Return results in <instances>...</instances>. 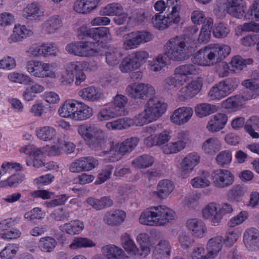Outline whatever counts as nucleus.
Segmentation results:
<instances>
[{
  "instance_id": "obj_56",
  "label": "nucleus",
  "mask_w": 259,
  "mask_h": 259,
  "mask_svg": "<svg viewBox=\"0 0 259 259\" xmlns=\"http://www.w3.org/2000/svg\"><path fill=\"white\" fill-rule=\"evenodd\" d=\"M154 162V158L149 155H143L135 158L132 162V165L136 168H146L151 166Z\"/></svg>"
},
{
  "instance_id": "obj_30",
  "label": "nucleus",
  "mask_w": 259,
  "mask_h": 259,
  "mask_svg": "<svg viewBox=\"0 0 259 259\" xmlns=\"http://www.w3.org/2000/svg\"><path fill=\"white\" fill-rule=\"evenodd\" d=\"M176 75L179 76L184 82H187L189 76L198 74L200 69L196 65L193 64H186L181 65L176 67L175 70Z\"/></svg>"
},
{
  "instance_id": "obj_33",
  "label": "nucleus",
  "mask_w": 259,
  "mask_h": 259,
  "mask_svg": "<svg viewBox=\"0 0 259 259\" xmlns=\"http://www.w3.org/2000/svg\"><path fill=\"white\" fill-rule=\"evenodd\" d=\"M160 128V124H152L142 129L143 136L146 137L144 140V143L147 146L151 147L157 146L156 136L155 133L159 131Z\"/></svg>"
},
{
  "instance_id": "obj_38",
  "label": "nucleus",
  "mask_w": 259,
  "mask_h": 259,
  "mask_svg": "<svg viewBox=\"0 0 259 259\" xmlns=\"http://www.w3.org/2000/svg\"><path fill=\"white\" fill-rule=\"evenodd\" d=\"M100 5V0H77L73 9L79 13L87 14L96 9Z\"/></svg>"
},
{
  "instance_id": "obj_60",
  "label": "nucleus",
  "mask_w": 259,
  "mask_h": 259,
  "mask_svg": "<svg viewBox=\"0 0 259 259\" xmlns=\"http://www.w3.org/2000/svg\"><path fill=\"white\" fill-rule=\"evenodd\" d=\"M171 245L165 240H161L155 246L153 252L155 254H159L161 258H167L170 254Z\"/></svg>"
},
{
  "instance_id": "obj_53",
  "label": "nucleus",
  "mask_w": 259,
  "mask_h": 259,
  "mask_svg": "<svg viewBox=\"0 0 259 259\" xmlns=\"http://www.w3.org/2000/svg\"><path fill=\"white\" fill-rule=\"evenodd\" d=\"M128 102L127 98L121 94H117L114 97L111 104L114 108L122 116H125L128 113V111L125 107Z\"/></svg>"
},
{
  "instance_id": "obj_51",
  "label": "nucleus",
  "mask_w": 259,
  "mask_h": 259,
  "mask_svg": "<svg viewBox=\"0 0 259 259\" xmlns=\"http://www.w3.org/2000/svg\"><path fill=\"white\" fill-rule=\"evenodd\" d=\"M246 188L240 184L236 185L230 189L227 193L228 200L239 202L246 193Z\"/></svg>"
},
{
  "instance_id": "obj_13",
  "label": "nucleus",
  "mask_w": 259,
  "mask_h": 259,
  "mask_svg": "<svg viewBox=\"0 0 259 259\" xmlns=\"http://www.w3.org/2000/svg\"><path fill=\"white\" fill-rule=\"evenodd\" d=\"M20 152L31 157L26 160L28 166H32L38 168L45 165L44 158L45 154L41 147L38 148L33 145H28L22 147L20 149Z\"/></svg>"
},
{
  "instance_id": "obj_41",
  "label": "nucleus",
  "mask_w": 259,
  "mask_h": 259,
  "mask_svg": "<svg viewBox=\"0 0 259 259\" xmlns=\"http://www.w3.org/2000/svg\"><path fill=\"white\" fill-rule=\"evenodd\" d=\"M93 114V109L91 107L83 102L77 101L73 120L84 121L91 118Z\"/></svg>"
},
{
  "instance_id": "obj_54",
  "label": "nucleus",
  "mask_w": 259,
  "mask_h": 259,
  "mask_svg": "<svg viewBox=\"0 0 259 259\" xmlns=\"http://www.w3.org/2000/svg\"><path fill=\"white\" fill-rule=\"evenodd\" d=\"M210 174L207 171H203L200 176L196 177L190 180L191 186L196 189L209 187L211 182L209 180Z\"/></svg>"
},
{
  "instance_id": "obj_17",
  "label": "nucleus",
  "mask_w": 259,
  "mask_h": 259,
  "mask_svg": "<svg viewBox=\"0 0 259 259\" xmlns=\"http://www.w3.org/2000/svg\"><path fill=\"white\" fill-rule=\"evenodd\" d=\"M193 114L194 110L192 107H181L173 111L170 116V120L176 125H184L190 121Z\"/></svg>"
},
{
  "instance_id": "obj_62",
  "label": "nucleus",
  "mask_w": 259,
  "mask_h": 259,
  "mask_svg": "<svg viewBox=\"0 0 259 259\" xmlns=\"http://www.w3.org/2000/svg\"><path fill=\"white\" fill-rule=\"evenodd\" d=\"M123 11L121 4L117 3L109 4L100 10V14L103 16H116Z\"/></svg>"
},
{
  "instance_id": "obj_21",
  "label": "nucleus",
  "mask_w": 259,
  "mask_h": 259,
  "mask_svg": "<svg viewBox=\"0 0 259 259\" xmlns=\"http://www.w3.org/2000/svg\"><path fill=\"white\" fill-rule=\"evenodd\" d=\"M175 188L172 181L164 179L158 182L156 190L152 192V196L161 200L166 199L173 192Z\"/></svg>"
},
{
  "instance_id": "obj_10",
  "label": "nucleus",
  "mask_w": 259,
  "mask_h": 259,
  "mask_svg": "<svg viewBox=\"0 0 259 259\" xmlns=\"http://www.w3.org/2000/svg\"><path fill=\"white\" fill-rule=\"evenodd\" d=\"M140 139L137 137H132L125 139L121 142L112 143L109 151H105V154H107L110 158L109 160L116 161L120 160L122 157L130 153L138 145Z\"/></svg>"
},
{
  "instance_id": "obj_5",
  "label": "nucleus",
  "mask_w": 259,
  "mask_h": 259,
  "mask_svg": "<svg viewBox=\"0 0 259 259\" xmlns=\"http://www.w3.org/2000/svg\"><path fill=\"white\" fill-rule=\"evenodd\" d=\"M170 139L169 132L166 130L156 136L157 146L160 147L162 152L166 155L180 152L184 150L190 142L189 134L186 131L178 132L175 139L168 143Z\"/></svg>"
},
{
  "instance_id": "obj_29",
  "label": "nucleus",
  "mask_w": 259,
  "mask_h": 259,
  "mask_svg": "<svg viewBox=\"0 0 259 259\" xmlns=\"http://www.w3.org/2000/svg\"><path fill=\"white\" fill-rule=\"evenodd\" d=\"M186 227L195 237L202 238L207 232V228L203 221L194 218L189 219L186 223Z\"/></svg>"
},
{
  "instance_id": "obj_15",
  "label": "nucleus",
  "mask_w": 259,
  "mask_h": 259,
  "mask_svg": "<svg viewBox=\"0 0 259 259\" xmlns=\"http://www.w3.org/2000/svg\"><path fill=\"white\" fill-rule=\"evenodd\" d=\"M200 156L196 152L187 154L182 159L180 170L183 178H188L200 162Z\"/></svg>"
},
{
  "instance_id": "obj_64",
  "label": "nucleus",
  "mask_w": 259,
  "mask_h": 259,
  "mask_svg": "<svg viewBox=\"0 0 259 259\" xmlns=\"http://www.w3.org/2000/svg\"><path fill=\"white\" fill-rule=\"evenodd\" d=\"M8 79L15 83L28 84L33 81L32 78L28 75L17 72H10L8 75Z\"/></svg>"
},
{
  "instance_id": "obj_52",
  "label": "nucleus",
  "mask_w": 259,
  "mask_h": 259,
  "mask_svg": "<svg viewBox=\"0 0 259 259\" xmlns=\"http://www.w3.org/2000/svg\"><path fill=\"white\" fill-rule=\"evenodd\" d=\"M213 24V20L208 18L200 31L197 41L199 44H206L208 42L211 37V30Z\"/></svg>"
},
{
  "instance_id": "obj_3",
  "label": "nucleus",
  "mask_w": 259,
  "mask_h": 259,
  "mask_svg": "<svg viewBox=\"0 0 259 259\" xmlns=\"http://www.w3.org/2000/svg\"><path fill=\"white\" fill-rule=\"evenodd\" d=\"M176 217L175 212L163 205L151 206L140 214L139 223L150 227H163L172 222Z\"/></svg>"
},
{
  "instance_id": "obj_8",
  "label": "nucleus",
  "mask_w": 259,
  "mask_h": 259,
  "mask_svg": "<svg viewBox=\"0 0 259 259\" xmlns=\"http://www.w3.org/2000/svg\"><path fill=\"white\" fill-rule=\"evenodd\" d=\"M149 57V52L144 49L135 51L122 59L119 69L123 73L137 70L146 62Z\"/></svg>"
},
{
  "instance_id": "obj_57",
  "label": "nucleus",
  "mask_w": 259,
  "mask_h": 259,
  "mask_svg": "<svg viewBox=\"0 0 259 259\" xmlns=\"http://www.w3.org/2000/svg\"><path fill=\"white\" fill-rule=\"evenodd\" d=\"M194 110L197 116L203 118L217 111V108L215 105L212 104L201 103L197 105Z\"/></svg>"
},
{
  "instance_id": "obj_63",
  "label": "nucleus",
  "mask_w": 259,
  "mask_h": 259,
  "mask_svg": "<svg viewBox=\"0 0 259 259\" xmlns=\"http://www.w3.org/2000/svg\"><path fill=\"white\" fill-rule=\"evenodd\" d=\"M259 125V117L256 116H251L246 122L244 128L247 133L253 138H258L259 134L254 131L255 127Z\"/></svg>"
},
{
  "instance_id": "obj_36",
  "label": "nucleus",
  "mask_w": 259,
  "mask_h": 259,
  "mask_svg": "<svg viewBox=\"0 0 259 259\" xmlns=\"http://www.w3.org/2000/svg\"><path fill=\"white\" fill-rule=\"evenodd\" d=\"M222 147L221 140L216 137H211L203 142L202 150L206 154L214 155L221 149Z\"/></svg>"
},
{
  "instance_id": "obj_23",
  "label": "nucleus",
  "mask_w": 259,
  "mask_h": 259,
  "mask_svg": "<svg viewBox=\"0 0 259 259\" xmlns=\"http://www.w3.org/2000/svg\"><path fill=\"white\" fill-rule=\"evenodd\" d=\"M243 239L248 250L255 251L259 248V231L256 228H247L243 234Z\"/></svg>"
},
{
  "instance_id": "obj_26",
  "label": "nucleus",
  "mask_w": 259,
  "mask_h": 259,
  "mask_svg": "<svg viewBox=\"0 0 259 259\" xmlns=\"http://www.w3.org/2000/svg\"><path fill=\"white\" fill-rule=\"evenodd\" d=\"M62 21L60 16L54 15L50 16L41 24V31L44 34H53L62 26Z\"/></svg>"
},
{
  "instance_id": "obj_45",
  "label": "nucleus",
  "mask_w": 259,
  "mask_h": 259,
  "mask_svg": "<svg viewBox=\"0 0 259 259\" xmlns=\"http://www.w3.org/2000/svg\"><path fill=\"white\" fill-rule=\"evenodd\" d=\"M119 116H121L110 103L103 106L97 114V119L101 122L108 121Z\"/></svg>"
},
{
  "instance_id": "obj_4",
  "label": "nucleus",
  "mask_w": 259,
  "mask_h": 259,
  "mask_svg": "<svg viewBox=\"0 0 259 259\" xmlns=\"http://www.w3.org/2000/svg\"><path fill=\"white\" fill-rule=\"evenodd\" d=\"M231 48L227 45H209L196 52L193 62L202 66H213L229 56Z\"/></svg>"
},
{
  "instance_id": "obj_35",
  "label": "nucleus",
  "mask_w": 259,
  "mask_h": 259,
  "mask_svg": "<svg viewBox=\"0 0 259 259\" xmlns=\"http://www.w3.org/2000/svg\"><path fill=\"white\" fill-rule=\"evenodd\" d=\"M181 7L179 0H167L166 3L163 0H159L154 5L155 10L162 14L163 12L164 14L170 13L172 10H176V12H180Z\"/></svg>"
},
{
  "instance_id": "obj_24",
  "label": "nucleus",
  "mask_w": 259,
  "mask_h": 259,
  "mask_svg": "<svg viewBox=\"0 0 259 259\" xmlns=\"http://www.w3.org/2000/svg\"><path fill=\"white\" fill-rule=\"evenodd\" d=\"M35 134L39 140L44 142H54L59 136H61L54 127L50 125H45L36 128Z\"/></svg>"
},
{
  "instance_id": "obj_27",
  "label": "nucleus",
  "mask_w": 259,
  "mask_h": 259,
  "mask_svg": "<svg viewBox=\"0 0 259 259\" xmlns=\"http://www.w3.org/2000/svg\"><path fill=\"white\" fill-rule=\"evenodd\" d=\"M101 251L107 259H126L127 256L124 250L120 246L113 244L103 246Z\"/></svg>"
},
{
  "instance_id": "obj_58",
  "label": "nucleus",
  "mask_w": 259,
  "mask_h": 259,
  "mask_svg": "<svg viewBox=\"0 0 259 259\" xmlns=\"http://www.w3.org/2000/svg\"><path fill=\"white\" fill-rule=\"evenodd\" d=\"M92 38L99 41H108L111 39V35L108 27L92 28Z\"/></svg>"
},
{
  "instance_id": "obj_1",
  "label": "nucleus",
  "mask_w": 259,
  "mask_h": 259,
  "mask_svg": "<svg viewBox=\"0 0 259 259\" xmlns=\"http://www.w3.org/2000/svg\"><path fill=\"white\" fill-rule=\"evenodd\" d=\"M167 107L162 101L152 98L145 104L143 110L133 118H118L107 122L105 126L110 131L122 130L133 126H142L160 118L165 113Z\"/></svg>"
},
{
  "instance_id": "obj_40",
  "label": "nucleus",
  "mask_w": 259,
  "mask_h": 259,
  "mask_svg": "<svg viewBox=\"0 0 259 259\" xmlns=\"http://www.w3.org/2000/svg\"><path fill=\"white\" fill-rule=\"evenodd\" d=\"M100 54L95 44L91 41H79L78 56L81 57H96Z\"/></svg>"
},
{
  "instance_id": "obj_42",
  "label": "nucleus",
  "mask_w": 259,
  "mask_h": 259,
  "mask_svg": "<svg viewBox=\"0 0 259 259\" xmlns=\"http://www.w3.org/2000/svg\"><path fill=\"white\" fill-rule=\"evenodd\" d=\"M56 142L54 144H47L45 146L41 147L45 155L49 157L59 156L63 154V139L62 136H59L57 138Z\"/></svg>"
},
{
  "instance_id": "obj_55",
  "label": "nucleus",
  "mask_w": 259,
  "mask_h": 259,
  "mask_svg": "<svg viewBox=\"0 0 259 259\" xmlns=\"http://www.w3.org/2000/svg\"><path fill=\"white\" fill-rule=\"evenodd\" d=\"M96 246V243L91 239L86 237L74 238L69 247L71 250H77L82 248H91Z\"/></svg>"
},
{
  "instance_id": "obj_59",
  "label": "nucleus",
  "mask_w": 259,
  "mask_h": 259,
  "mask_svg": "<svg viewBox=\"0 0 259 259\" xmlns=\"http://www.w3.org/2000/svg\"><path fill=\"white\" fill-rule=\"evenodd\" d=\"M56 240L52 237H44L39 239L38 248L42 252L49 253L53 251L57 246Z\"/></svg>"
},
{
  "instance_id": "obj_7",
  "label": "nucleus",
  "mask_w": 259,
  "mask_h": 259,
  "mask_svg": "<svg viewBox=\"0 0 259 259\" xmlns=\"http://www.w3.org/2000/svg\"><path fill=\"white\" fill-rule=\"evenodd\" d=\"M77 133L92 149L97 151L104 148L105 133L95 124H80L78 126Z\"/></svg>"
},
{
  "instance_id": "obj_46",
  "label": "nucleus",
  "mask_w": 259,
  "mask_h": 259,
  "mask_svg": "<svg viewBox=\"0 0 259 259\" xmlns=\"http://www.w3.org/2000/svg\"><path fill=\"white\" fill-rule=\"evenodd\" d=\"M45 62L32 59L28 61L26 64V69L32 76L36 78H42Z\"/></svg>"
},
{
  "instance_id": "obj_9",
  "label": "nucleus",
  "mask_w": 259,
  "mask_h": 259,
  "mask_svg": "<svg viewBox=\"0 0 259 259\" xmlns=\"http://www.w3.org/2000/svg\"><path fill=\"white\" fill-rule=\"evenodd\" d=\"M239 79L231 77L215 84L209 90L208 96L212 100L220 101L233 93L238 87Z\"/></svg>"
},
{
  "instance_id": "obj_14",
  "label": "nucleus",
  "mask_w": 259,
  "mask_h": 259,
  "mask_svg": "<svg viewBox=\"0 0 259 259\" xmlns=\"http://www.w3.org/2000/svg\"><path fill=\"white\" fill-rule=\"evenodd\" d=\"M180 20V12H176V10H172L170 13L156 14L152 18V22L155 28L159 30H163L172 24H178Z\"/></svg>"
},
{
  "instance_id": "obj_31",
  "label": "nucleus",
  "mask_w": 259,
  "mask_h": 259,
  "mask_svg": "<svg viewBox=\"0 0 259 259\" xmlns=\"http://www.w3.org/2000/svg\"><path fill=\"white\" fill-rule=\"evenodd\" d=\"M23 16L27 20L40 21L44 16V12L38 4L32 3L23 9Z\"/></svg>"
},
{
  "instance_id": "obj_43",
  "label": "nucleus",
  "mask_w": 259,
  "mask_h": 259,
  "mask_svg": "<svg viewBox=\"0 0 259 259\" xmlns=\"http://www.w3.org/2000/svg\"><path fill=\"white\" fill-rule=\"evenodd\" d=\"M182 82H184L183 80L179 76L176 75L174 72L173 75L166 77L163 80L162 85L164 90L177 95Z\"/></svg>"
},
{
  "instance_id": "obj_18",
  "label": "nucleus",
  "mask_w": 259,
  "mask_h": 259,
  "mask_svg": "<svg viewBox=\"0 0 259 259\" xmlns=\"http://www.w3.org/2000/svg\"><path fill=\"white\" fill-rule=\"evenodd\" d=\"M126 219V213L124 210L121 209H113L106 212L103 221L106 225L115 227L122 225Z\"/></svg>"
},
{
  "instance_id": "obj_48",
  "label": "nucleus",
  "mask_w": 259,
  "mask_h": 259,
  "mask_svg": "<svg viewBox=\"0 0 259 259\" xmlns=\"http://www.w3.org/2000/svg\"><path fill=\"white\" fill-rule=\"evenodd\" d=\"M224 239L221 236H216L210 239L206 245L208 256L210 258L215 257L221 250Z\"/></svg>"
},
{
  "instance_id": "obj_47",
  "label": "nucleus",
  "mask_w": 259,
  "mask_h": 259,
  "mask_svg": "<svg viewBox=\"0 0 259 259\" xmlns=\"http://www.w3.org/2000/svg\"><path fill=\"white\" fill-rule=\"evenodd\" d=\"M121 245L125 252L132 256H135L138 250V246L131 235L127 233H122L120 237Z\"/></svg>"
},
{
  "instance_id": "obj_16",
  "label": "nucleus",
  "mask_w": 259,
  "mask_h": 259,
  "mask_svg": "<svg viewBox=\"0 0 259 259\" xmlns=\"http://www.w3.org/2000/svg\"><path fill=\"white\" fill-rule=\"evenodd\" d=\"M214 185L219 188H224L231 186L234 182V176L229 170L218 169L211 175Z\"/></svg>"
},
{
  "instance_id": "obj_44",
  "label": "nucleus",
  "mask_w": 259,
  "mask_h": 259,
  "mask_svg": "<svg viewBox=\"0 0 259 259\" xmlns=\"http://www.w3.org/2000/svg\"><path fill=\"white\" fill-rule=\"evenodd\" d=\"M246 102L242 95H236L224 100L222 103V106L226 109L237 110L242 107Z\"/></svg>"
},
{
  "instance_id": "obj_61",
  "label": "nucleus",
  "mask_w": 259,
  "mask_h": 259,
  "mask_svg": "<svg viewBox=\"0 0 259 259\" xmlns=\"http://www.w3.org/2000/svg\"><path fill=\"white\" fill-rule=\"evenodd\" d=\"M41 57H56L59 53L57 45L53 42H44L41 44Z\"/></svg>"
},
{
  "instance_id": "obj_50",
  "label": "nucleus",
  "mask_w": 259,
  "mask_h": 259,
  "mask_svg": "<svg viewBox=\"0 0 259 259\" xmlns=\"http://www.w3.org/2000/svg\"><path fill=\"white\" fill-rule=\"evenodd\" d=\"M86 201L90 205L97 210L111 207L113 204V201L109 196H104L100 199L89 197L87 199Z\"/></svg>"
},
{
  "instance_id": "obj_34",
  "label": "nucleus",
  "mask_w": 259,
  "mask_h": 259,
  "mask_svg": "<svg viewBox=\"0 0 259 259\" xmlns=\"http://www.w3.org/2000/svg\"><path fill=\"white\" fill-rule=\"evenodd\" d=\"M242 85L248 90L243 92L242 96L245 101L255 99L259 96V82L252 79L243 80Z\"/></svg>"
},
{
  "instance_id": "obj_32",
  "label": "nucleus",
  "mask_w": 259,
  "mask_h": 259,
  "mask_svg": "<svg viewBox=\"0 0 259 259\" xmlns=\"http://www.w3.org/2000/svg\"><path fill=\"white\" fill-rule=\"evenodd\" d=\"M253 63L252 58H243L239 55L233 57L228 63L231 68V74L239 73L243 71L247 65Z\"/></svg>"
},
{
  "instance_id": "obj_25",
  "label": "nucleus",
  "mask_w": 259,
  "mask_h": 259,
  "mask_svg": "<svg viewBox=\"0 0 259 259\" xmlns=\"http://www.w3.org/2000/svg\"><path fill=\"white\" fill-rule=\"evenodd\" d=\"M78 94L83 100L90 102L98 101L104 97V93L102 90L93 86L80 90Z\"/></svg>"
},
{
  "instance_id": "obj_12",
  "label": "nucleus",
  "mask_w": 259,
  "mask_h": 259,
  "mask_svg": "<svg viewBox=\"0 0 259 259\" xmlns=\"http://www.w3.org/2000/svg\"><path fill=\"white\" fill-rule=\"evenodd\" d=\"M152 38V34L147 31L131 32L125 36L122 48L126 51L137 49L141 45L151 40Z\"/></svg>"
},
{
  "instance_id": "obj_6",
  "label": "nucleus",
  "mask_w": 259,
  "mask_h": 259,
  "mask_svg": "<svg viewBox=\"0 0 259 259\" xmlns=\"http://www.w3.org/2000/svg\"><path fill=\"white\" fill-rule=\"evenodd\" d=\"M226 11L231 17L237 19H246L259 21V0H253L247 14V4L245 0H226Z\"/></svg>"
},
{
  "instance_id": "obj_49",
  "label": "nucleus",
  "mask_w": 259,
  "mask_h": 259,
  "mask_svg": "<svg viewBox=\"0 0 259 259\" xmlns=\"http://www.w3.org/2000/svg\"><path fill=\"white\" fill-rule=\"evenodd\" d=\"M123 56L121 50L117 48H111L105 53L106 62L110 66H115L120 64Z\"/></svg>"
},
{
  "instance_id": "obj_39",
  "label": "nucleus",
  "mask_w": 259,
  "mask_h": 259,
  "mask_svg": "<svg viewBox=\"0 0 259 259\" xmlns=\"http://www.w3.org/2000/svg\"><path fill=\"white\" fill-rule=\"evenodd\" d=\"M77 101L73 99L66 100L58 110V115L64 118L74 119Z\"/></svg>"
},
{
  "instance_id": "obj_11",
  "label": "nucleus",
  "mask_w": 259,
  "mask_h": 259,
  "mask_svg": "<svg viewBox=\"0 0 259 259\" xmlns=\"http://www.w3.org/2000/svg\"><path fill=\"white\" fill-rule=\"evenodd\" d=\"M125 92L130 98L134 100H145L156 93L152 85L142 82H135L128 84Z\"/></svg>"
},
{
  "instance_id": "obj_22",
  "label": "nucleus",
  "mask_w": 259,
  "mask_h": 259,
  "mask_svg": "<svg viewBox=\"0 0 259 259\" xmlns=\"http://www.w3.org/2000/svg\"><path fill=\"white\" fill-rule=\"evenodd\" d=\"M202 218L208 220L212 226L220 224L219 203L211 202L206 204L202 209Z\"/></svg>"
},
{
  "instance_id": "obj_37",
  "label": "nucleus",
  "mask_w": 259,
  "mask_h": 259,
  "mask_svg": "<svg viewBox=\"0 0 259 259\" xmlns=\"http://www.w3.org/2000/svg\"><path fill=\"white\" fill-rule=\"evenodd\" d=\"M84 225L79 220H71L59 226L60 230L70 235L79 234L84 229Z\"/></svg>"
},
{
  "instance_id": "obj_28",
  "label": "nucleus",
  "mask_w": 259,
  "mask_h": 259,
  "mask_svg": "<svg viewBox=\"0 0 259 259\" xmlns=\"http://www.w3.org/2000/svg\"><path fill=\"white\" fill-rule=\"evenodd\" d=\"M228 121V116L224 113H217L212 116L207 125V130L211 133H216L224 128Z\"/></svg>"
},
{
  "instance_id": "obj_2",
  "label": "nucleus",
  "mask_w": 259,
  "mask_h": 259,
  "mask_svg": "<svg viewBox=\"0 0 259 259\" xmlns=\"http://www.w3.org/2000/svg\"><path fill=\"white\" fill-rule=\"evenodd\" d=\"M194 41L181 36L170 38L164 45V53L158 54L150 62V70L154 72L161 71L167 65V58L176 61L188 59L194 51Z\"/></svg>"
},
{
  "instance_id": "obj_19",
  "label": "nucleus",
  "mask_w": 259,
  "mask_h": 259,
  "mask_svg": "<svg viewBox=\"0 0 259 259\" xmlns=\"http://www.w3.org/2000/svg\"><path fill=\"white\" fill-rule=\"evenodd\" d=\"M33 34L32 30L28 26L16 24L14 25L12 33L8 37L7 41L9 44L19 42Z\"/></svg>"
},
{
  "instance_id": "obj_20",
  "label": "nucleus",
  "mask_w": 259,
  "mask_h": 259,
  "mask_svg": "<svg viewBox=\"0 0 259 259\" xmlns=\"http://www.w3.org/2000/svg\"><path fill=\"white\" fill-rule=\"evenodd\" d=\"M202 87V81L198 79L193 80L185 85L182 82L177 96L183 98L193 97L200 92Z\"/></svg>"
}]
</instances>
